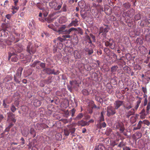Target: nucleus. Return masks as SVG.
I'll return each mask as SVG.
<instances>
[{"instance_id": "f03ea898", "label": "nucleus", "mask_w": 150, "mask_h": 150, "mask_svg": "<svg viewBox=\"0 0 150 150\" xmlns=\"http://www.w3.org/2000/svg\"><path fill=\"white\" fill-rule=\"evenodd\" d=\"M11 51L16 52L20 53L21 52L23 49L22 45L21 44H16L14 46L13 48H11Z\"/></svg>"}, {"instance_id": "7c9ffc66", "label": "nucleus", "mask_w": 150, "mask_h": 150, "mask_svg": "<svg viewBox=\"0 0 150 150\" xmlns=\"http://www.w3.org/2000/svg\"><path fill=\"white\" fill-rule=\"evenodd\" d=\"M75 130L76 129L73 126H71L69 127V131L72 135L74 133Z\"/></svg>"}, {"instance_id": "a19ab883", "label": "nucleus", "mask_w": 150, "mask_h": 150, "mask_svg": "<svg viewBox=\"0 0 150 150\" xmlns=\"http://www.w3.org/2000/svg\"><path fill=\"white\" fill-rule=\"evenodd\" d=\"M8 61H9L10 60V59L11 57L13 55H15L16 54V53L14 52L13 51V52L12 53L9 52H8Z\"/></svg>"}, {"instance_id": "ddd939ff", "label": "nucleus", "mask_w": 150, "mask_h": 150, "mask_svg": "<svg viewBox=\"0 0 150 150\" xmlns=\"http://www.w3.org/2000/svg\"><path fill=\"white\" fill-rule=\"evenodd\" d=\"M8 117L14 122H15L16 120L14 119L15 114L12 112H9L7 113Z\"/></svg>"}, {"instance_id": "69168bd1", "label": "nucleus", "mask_w": 150, "mask_h": 150, "mask_svg": "<svg viewBox=\"0 0 150 150\" xmlns=\"http://www.w3.org/2000/svg\"><path fill=\"white\" fill-rule=\"evenodd\" d=\"M19 58L21 59H23L24 57V55L22 53L20 54L18 56Z\"/></svg>"}, {"instance_id": "e433bc0d", "label": "nucleus", "mask_w": 150, "mask_h": 150, "mask_svg": "<svg viewBox=\"0 0 150 150\" xmlns=\"http://www.w3.org/2000/svg\"><path fill=\"white\" fill-rule=\"evenodd\" d=\"M40 62L39 61H35V67L36 69H40Z\"/></svg>"}, {"instance_id": "2f4dec72", "label": "nucleus", "mask_w": 150, "mask_h": 150, "mask_svg": "<svg viewBox=\"0 0 150 150\" xmlns=\"http://www.w3.org/2000/svg\"><path fill=\"white\" fill-rule=\"evenodd\" d=\"M83 117V115L82 113H79L77 116L74 119L75 120H79L81 119Z\"/></svg>"}, {"instance_id": "72a5a7b5", "label": "nucleus", "mask_w": 150, "mask_h": 150, "mask_svg": "<svg viewBox=\"0 0 150 150\" xmlns=\"http://www.w3.org/2000/svg\"><path fill=\"white\" fill-rule=\"evenodd\" d=\"M17 108H16L14 104H11V106L10 107V110L11 111L13 112H14L16 110Z\"/></svg>"}, {"instance_id": "de8ad7c7", "label": "nucleus", "mask_w": 150, "mask_h": 150, "mask_svg": "<svg viewBox=\"0 0 150 150\" xmlns=\"http://www.w3.org/2000/svg\"><path fill=\"white\" fill-rule=\"evenodd\" d=\"M109 46L112 49H114L115 47V44H113V42L110 43Z\"/></svg>"}, {"instance_id": "864d4df0", "label": "nucleus", "mask_w": 150, "mask_h": 150, "mask_svg": "<svg viewBox=\"0 0 150 150\" xmlns=\"http://www.w3.org/2000/svg\"><path fill=\"white\" fill-rule=\"evenodd\" d=\"M136 136L138 137V138H139L141 137L142 136V134L140 132H137L135 133Z\"/></svg>"}, {"instance_id": "6e6552de", "label": "nucleus", "mask_w": 150, "mask_h": 150, "mask_svg": "<svg viewBox=\"0 0 150 150\" xmlns=\"http://www.w3.org/2000/svg\"><path fill=\"white\" fill-rule=\"evenodd\" d=\"M134 10L132 9L127 11L124 12V14L125 16L131 18H132L134 15Z\"/></svg>"}, {"instance_id": "6e6d98bb", "label": "nucleus", "mask_w": 150, "mask_h": 150, "mask_svg": "<svg viewBox=\"0 0 150 150\" xmlns=\"http://www.w3.org/2000/svg\"><path fill=\"white\" fill-rule=\"evenodd\" d=\"M141 102H136V105L135 106L134 108L136 110H137L138 109L139 105Z\"/></svg>"}, {"instance_id": "3c124183", "label": "nucleus", "mask_w": 150, "mask_h": 150, "mask_svg": "<svg viewBox=\"0 0 150 150\" xmlns=\"http://www.w3.org/2000/svg\"><path fill=\"white\" fill-rule=\"evenodd\" d=\"M64 132L65 135L67 136H68L70 133L69 131L67 129H64Z\"/></svg>"}, {"instance_id": "2eb2a0df", "label": "nucleus", "mask_w": 150, "mask_h": 150, "mask_svg": "<svg viewBox=\"0 0 150 150\" xmlns=\"http://www.w3.org/2000/svg\"><path fill=\"white\" fill-rule=\"evenodd\" d=\"M23 70V68L21 67H19L18 69L17 70L16 75V76H18V78H21V76L22 74V72Z\"/></svg>"}, {"instance_id": "423d86ee", "label": "nucleus", "mask_w": 150, "mask_h": 150, "mask_svg": "<svg viewBox=\"0 0 150 150\" xmlns=\"http://www.w3.org/2000/svg\"><path fill=\"white\" fill-rule=\"evenodd\" d=\"M77 84V83L74 81H69V84L67 86V87L68 90L70 92H72L73 89L75 87L76 85Z\"/></svg>"}, {"instance_id": "4d7b16f0", "label": "nucleus", "mask_w": 150, "mask_h": 150, "mask_svg": "<svg viewBox=\"0 0 150 150\" xmlns=\"http://www.w3.org/2000/svg\"><path fill=\"white\" fill-rule=\"evenodd\" d=\"M143 122L144 124L147 125V126H149L150 125V122L149 121L147 120H144Z\"/></svg>"}, {"instance_id": "13d9d810", "label": "nucleus", "mask_w": 150, "mask_h": 150, "mask_svg": "<svg viewBox=\"0 0 150 150\" xmlns=\"http://www.w3.org/2000/svg\"><path fill=\"white\" fill-rule=\"evenodd\" d=\"M84 2L82 1L81 2H79V3L78 4L79 6H80L81 8H83L84 7Z\"/></svg>"}, {"instance_id": "c756f323", "label": "nucleus", "mask_w": 150, "mask_h": 150, "mask_svg": "<svg viewBox=\"0 0 150 150\" xmlns=\"http://www.w3.org/2000/svg\"><path fill=\"white\" fill-rule=\"evenodd\" d=\"M30 133L31 134L33 135V137H34L36 136L35 132L34 129L31 127L30 130Z\"/></svg>"}, {"instance_id": "4be33fe9", "label": "nucleus", "mask_w": 150, "mask_h": 150, "mask_svg": "<svg viewBox=\"0 0 150 150\" xmlns=\"http://www.w3.org/2000/svg\"><path fill=\"white\" fill-rule=\"evenodd\" d=\"M118 68V66L116 65L112 66L110 68V71L112 73L116 72Z\"/></svg>"}, {"instance_id": "0e129e2a", "label": "nucleus", "mask_w": 150, "mask_h": 150, "mask_svg": "<svg viewBox=\"0 0 150 150\" xmlns=\"http://www.w3.org/2000/svg\"><path fill=\"white\" fill-rule=\"evenodd\" d=\"M5 44H6L8 45H11V42L9 40H5Z\"/></svg>"}, {"instance_id": "20e7f679", "label": "nucleus", "mask_w": 150, "mask_h": 150, "mask_svg": "<svg viewBox=\"0 0 150 150\" xmlns=\"http://www.w3.org/2000/svg\"><path fill=\"white\" fill-rule=\"evenodd\" d=\"M115 109L112 106H109L107 108V115L108 117L113 115L116 113Z\"/></svg>"}, {"instance_id": "393cba45", "label": "nucleus", "mask_w": 150, "mask_h": 150, "mask_svg": "<svg viewBox=\"0 0 150 150\" xmlns=\"http://www.w3.org/2000/svg\"><path fill=\"white\" fill-rule=\"evenodd\" d=\"M94 150H105V147L102 145H99L97 148H96Z\"/></svg>"}, {"instance_id": "5fc2aeb1", "label": "nucleus", "mask_w": 150, "mask_h": 150, "mask_svg": "<svg viewBox=\"0 0 150 150\" xmlns=\"http://www.w3.org/2000/svg\"><path fill=\"white\" fill-rule=\"evenodd\" d=\"M42 12H43V14L44 15V17H46L47 16L48 13L47 11L45 10V9L44 8V10L43 11L42 10Z\"/></svg>"}, {"instance_id": "a18cd8bd", "label": "nucleus", "mask_w": 150, "mask_h": 150, "mask_svg": "<svg viewBox=\"0 0 150 150\" xmlns=\"http://www.w3.org/2000/svg\"><path fill=\"white\" fill-rule=\"evenodd\" d=\"M34 105L35 106H39L40 105V102L38 100H35L34 102Z\"/></svg>"}, {"instance_id": "603ef678", "label": "nucleus", "mask_w": 150, "mask_h": 150, "mask_svg": "<svg viewBox=\"0 0 150 150\" xmlns=\"http://www.w3.org/2000/svg\"><path fill=\"white\" fill-rule=\"evenodd\" d=\"M104 52L106 53V54H107L108 56V54L110 52L109 49L107 48H105L104 49Z\"/></svg>"}, {"instance_id": "bf43d9fd", "label": "nucleus", "mask_w": 150, "mask_h": 150, "mask_svg": "<svg viewBox=\"0 0 150 150\" xmlns=\"http://www.w3.org/2000/svg\"><path fill=\"white\" fill-rule=\"evenodd\" d=\"M141 18L140 15L139 14H137L134 17V19L136 20H139Z\"/></svg>"}, {"instance_id": "aec40b11", "label": "nucleus", "mask_w": 150, "mask_h": 150, "mask_svg": "<svg viewBox=\"0 0 150 150\" xmlns=\"http://www.w3.org/2000/svg\"><path fill=\"white\" fill-rule=\"evenodd\" d=\"M78 21L77 19H76L72 21L71 23H70V25L71 26H74L75 27H76L78 25Z\"/></svg>"}, {"instance_id": "c9c22d12", "label": "nucleus", "mask_w": 150, "mask_h": 150, "mask_svg": "<svg viewBox=\"0 0 150 150\" xmlns=\"http://www.w3.org/2000/svg\"><path fill=\"white\" fill-rule=\"evenodd\" d=\"M21 78H18V76H14V81L17 83H20V81L19 80L21 79Z\"/></svg>"}, {"instance_id": "473e14b6", "label": "nucleus", "mask_w": 150, "mask_h": 150, "mask_svg": "<svg viewBox=\"0 0 150 150\" xmlns=\"http://www.w3.org/2000/svg\"><path fill=\"white\" fill-rule=\"evenodd\" d=\"M81 16L83 19H85L87 16L86 12H84V11H81Z\"/></svg>"}, {"instance_id": "7ed1b4c3", "label": "nucleus", "mask_w": 150, "mask_h": 150, "mask_svg": "<svg viewBox=\"0 0 150 150\" xmlns=\"http://www.w3.org/2000/svg\"><path fill=\"white\" fill-rule=\"evenodd\" d=\"M43 71L45 72L47 74L49 75L53 74L54 75H57L59 74V70H57L56 71H55L54 69H52L50 68L44 69Z\"/></svg>"}, {"instance_id": "4468645a", "label": "nucleus", "mask_w": 150, "mask_h": 150, "mask_svg": "<svg viewBox=\"0 0 150 150\" xmlns=\"http://www.w3.org/2000/svg\"><path fill=\"white\" fill-rule=\"evenodd\" d=\"M77 125L79 126H85L89 125V123L87 122L84 121L83 120H81L80 121H79L77 123Z\"/></svg>"}, {"instance_id": "58836bf2", "label": "nucleus", "mask_w": 150, "mask_h": 150, "mask_svg": "<svg viewBox=\"0 0 150 150\" xmlns=\"http://www.w3.org/2000/svg\"><path fill=\"white\" fill-rule=\"evenodd\" d=\"M137 119L136 117L134 116L131 117L130 121L132 124H134L136 121Z\"/></svg>"}, {"instance_id": "052dcab7", "label": "nucleus", "mask_w": 150, "mask_h": 150, "mask_svg": "<svg viewBox=\"0 0 150 150\" xmlns=\"http://www.w3.org/2000/svg\"><path fill=\"white\" fill-rule=\"evenodd\" d=\"M106 126V124L105 122H103L100 124V128H101V127H105Z\"/></svg>"}, {"instance_id": "f704fd0d", "label": "nucleus", "mask_w": 150, "mask_h": 150, "mask_svg": "<svg viewBox=\"0 0 150 150\" xmlns=\"http://www.w3.org/2000/svg\"><path fill=\"white\" fill-rule=\"evenodd\" d=\"M104 112L103 111H102L100 113V117L99 121L100 122H101L104 121V117L103 116V114Z\"/></svg>"}, {"instance_id": "a878e982", "label": "nucleus", "mask_w": 150, "mask_h": 150, "mask_svg": "<svg viewBox=\"0 0 150 150\" xmlns=\"http://www.w3.org/2000/svg\"><path fill=\"white\" fill-rule=\"evenodd\" d=\"M112 129L110 128H108L105 132V134L107 136H109L110 134L112 132Z\"/></svg>"}, {"instance_id": "774afa93", "label": "nucleus", "mask_w": 150, "mask_h": 150, "mask_svg": "<svg viewBox=\"0 0 150 150\" xmlns=\"http://www.w3.org/2000/svg\"><path fill=\"white\" fill-rule=\"evenodd\" d=\"M40 66L42 68L45 69V64L44 63L41 62L40 63Z\"/></svg>"}, {"instance_id": "37998d69", "label": "nucleus", "mask_w": 150, "mask_h": 150, "mask_svg": "<svg viewBox=\"0 0 150 150\" xmlns=\"http://www.w3.org/2000/svg\"><path fill=\"white\" fill-rule=\"evenodd\" d=\"M43 5L42 4H39L38 3L37 4V7L40 10H41L43 11L44 10V8H43L42 7V6Z\"/></svg>"}, {"instance_id": "680f3d73", "label": "nucleus", "mask_w": 150, "mask_h": 150, "mask_svg": "<svg viewBox=\"0 0 150 150\" xmlns=\"http://www.w3.org/2000/svg\"><path fill=\"white\" fill-rule=\"evenodd\" d=\"M90 35L91 38H92L93 40V42H96V38L95 36H94L93 34H90Z\"/></svg>"}, {"instance_id": "5701e85b", "label": "nucleus", "mask_w": 150, "mask_h": 150, "mask_svg": "<svg viewBox=\"0 0 150 150\" xmlns=\"http://www.w3.org/2000/svg\"><path fill=\"white\" fill-rule=\"evenodd\" d=\"M29 133V129L28 130L27 129L26 130V129H24L22 131V135L25 137H27Z\"/></svg>"}, {"instance_id": "a211bd4d", "label": "nucleus", "mask_w": 150, "mask_h": 150, "mask_svg": "<svg viewBox=\"0 0 150 150\" xmlns=\"http://www.w3.org/2000/svg\"><path fill=\"white\" fill-rule=\"evenodd\" d=\"M74 55L75 58L76 59H80L81 58V56L80 54L79 51L76 50L74 52Z\"/></svg>"}, {"instance_id": "9b49d317", "label": "nucleus", "mask_w": 150, "mask_h": 150, "mask_svg": "<svg viewBox=\"0 0 150 150\" xmlns=\"http://www.w3.org/2000/svg\"><path fill=\"white\" fill-rule=\"evenodd\" d=\"M91 12L92 14L95 18H98L99 17L100 13L96 9H92Z\"/></svg>"}, {"instance_id": "0eeeda50", "label": "nucleus", "mask_w": 150, "mask_h": 150, "mask_svg": "<svg viewBox=\"0 0 150 150\" xmlns=\"http://www.w3.org/2000/svg\"><path fill=\"white\" fill-rule=\"evenodd\" d=\"M116 128L119 129L121 133H123L125 130L124 125L122 122H118L116 125Z\"/></svg>"}, {"instance_id": "c85d7f7f", "label": "nucleus", "mask_w": 150, "mask_h": 150, "mask_svg": "<svg viewBox=\"0 0 150 150\" xmlns=\"http://www.w3.org/2000/svg\"><path fill=\"white\" fill-rule=\"evenodd\" d=\"M49 6L52 8H54L57 6V4L55 2H51L49 3Z\"/></svg>"}, {"instance_id": "f3484780", "label": "nucleus", "mask_w": 150, "mask_h": 150, "mask_svg": "<svg viewBox=\"0 0 150 150\" xmlns=\"http://www.w3.org/2000/svg\"><path fill=\"white\" fill-rule=\"evenodd\" d=\"M131 6V4L129 2L125 3L123 4V7L124 11H125L129 9Z\"/></svg>"}, {"instance_id": "4c0bfd02", "label": "nucleus", "mask_w": 150, "mask_h": 150, "mask_svg": "<svg viewBox=\"0 0 150 150\" xmlns=\"http://www.w3.org/2000/svg\"><path fill=\"white\" fill-rule=\"evenodd\" d=\"M12 79V78L11 76H7L6 77L4 80V82H8Z\"/></svg>"}, {"instance_id": "b1692460", "label": "nucleus", "mask_w": 150, "mask_h": 150, "mask_svg": "<svg viewBox=\"0 0 150 150\" xmlns=\"http://www.w3.org/2000/svg\"><path fill=\"white\" fill-rule=\"evenodd\" d=\"M95 100L98 102H99L101 104L103 103V99L100 97H99L97 96H95Z\"/></svg>"}, {"instance_id": "6ab92c4d", "label": "nucleus", "mask_w": 150, "mask_h": 150, "mask_svg": "<svg viewBox=\"0 0 150 150\" xmlns=\"http://www.w3.org/2000/svg\"><path fill=\"white\" fill-rule=\"evenodd\" d=\"M135 113V110L134 109H131L127 113L126 117L127 118H129L131 115H134Z\"/></svg>"}, {"instance_id": "f8f14e48", "label": "nucleus", "mask_w": 150, "mask_h": 150, "mask_svg": "<svg viewBox=\"0 0 150 150\" xmlns=\"http://www.w3.org/2000/svg\"><path fill=\"white\" fill-rule=\"evenodd\" d=\"M83 49L89 56L91 55L93 53V50L91 48L85 47Z\"/></svg>"}, {"instance_id": "79ce46f5", "label": "nucleus", "mask_w": 150, "mask_h": 150, "mask_svg": "<svg viewBox=\"0 0 150 150\" xmlns=\"http://www.w3.org/2000/svg\"><path fill=\"white\" fill-rule=\"evenodd\" d=\"M123 69L124 71H126V72L128 74L129 73L128 71H130V70L129 67L127 66L124 67L123 68Z\"/></svg>"}, {"instance_id": "49530a36", "label": "nucleus", "mask_w": 150, "mask_h": 150, "mask_svg": "<svg viewBox=\"0 0 150 150\" xmlns=\"http://www.w3.org/2000/svg\"><path fill=\"white\" fill-rule=\"evenodd\" d=\"M76 110L74 108H73L70 111V114H71L72 117H74V115L75 113L76 112Z\"/></svg>"}, {"instance_id": "39448f33", "label": "nucleus", "mask_w": 150, "mask_h": 150, "mask_svg": "<svg viewBox=\"0 0 150 150\" xmlns=\"http://www.w3.org/2000/svg\"><path fill=\"white\" fill-rule=\"evenodd\" d=\"M27 51L30 54H34L35 51V48L31 45V43L29 42L27 47Z\"/></svg>"}, {"instance_id": "e2e57ef3", "label": "nucleus", "mask_w": 150, "mask_h": 150, "mask_svg": "<svg viewBox=\"0 0 150 150\" xmlns=\"http://www.w3.org/2000/svg\"><path fill=\"white\" fill-rule=\"evenodd\" d=\"M109 30V28L107 27L106 28H103L104 34H106V33L108 32Z\"/></svg>"}, {"instance_id": "338daca9", "label": "nucleus", "mask_w": 150, "mask_h": 150, "mask_svg": "<svg viewBox=\"0 0 150 150\" xmlns=\"http://www.w3.org/2000/svg\"><path fill=\"white\" fill-rule=\"evenodd\" d=\"M111 56H112L113 58L116 59H117V56L114 53H111Z\"/></svg>"}, {"instance_id": "cd10ccee", "label": "nucleus", "mask_w": 150, "mask_h": 150, "mask_svg": "<svg viewBox=\"0 0 150 150\" xmlns=\"http://www.w3.org/2000/svg\"><path fill=\"white\" fill-rule=\"evenodd\" d=\"M54 19V18H51L49 16L45 18V21L49 23H50L52 22L53 21Z\"/></svg>"}, {"instance_id": "1a4fd4ad", "label": "nucleus", "mask_w": 150, "mask_h": 150, "mask_svg": "<svg viewBox=\"0 0 150 150\" xmlns=\"http://www.w3.org/2000/svg\"><path fill=\"white\" fill-rule=\"evenodd\" d=\"M123 102V101L120 100L116 101L114 103L115 108L116 110L118 109L122 105Z\"/></svg>"}, {"instance_id": "8fccbe9b", "label": "nucleus", "mask_w": 150, "mask_h": 150, "mask_svg": "<svg viewBox=\"0 0 150 150\" xmlns=\"http://www.w3.org/2000/svg\"><path fill=\"white\" fill-rule=\"evenodd\" d=\"M18 60V58L17 57L15 56L12 57L11 60L13 62H17Z\"/></svg>"}, {"instance_id": "ea45409f", "label": "nucleus", "mask_w": 150, "mask_h": 150, "mask_svg": "<svg viewBox=\"0 0 150 150\" xmlns=\"http://www.w3.org/2000/svg\"><path fill=\"white\" fill-rule=\"evenodd\" d=\"M146 108V113L147 114H148L149 112V110L150 109V102H149Z\"/></svg>"}, {"instance_id": "f257e3e1", "label": "nucleus", "mask_w": 150, "mask_h": 150, "mask_svg": "<svg viewBox=\"0 0 150 150\" xmlns=\"http://www.w3.org/2000/svg\"><path fill=\"white\" fill-rule=\"evenodd\" d=\"M66 26L62 25L60 27L57 31V32L59 34L63 33L65 34H69L73 30H76V29L75 28H72L68 30H65Z\"/></svg>"}, {"instance_id": "dca6fc26", "label": "nucleus", "mask_w": 150, "mask_h": 150, "mask_svg": "<svg viewBox=\"0 0 150 150\" xmlns=\"http://www.w3.org/2000/svg\"><path fill=\"white\" fill-rule=\"evenodd\" d=\"M139 114L140 115V117L141 119H144L147 115V114H146L145 113V111L144 109H143L141 110Z\"/></svg>"}, {"instance_id": "09e8293b", "label": "nucleus", "mask_w": 150, "mask_h": 150, "mask_svg": "<svg viewBox=\"0 0 150 150\" xmlns=\"http://www.w3.org/2000/svg\"><path fill=\"white\" fill-rule=\"evenodd\" d=\"M82 93L85 95H88L89 94L88 91L86 89H83L82 91Z\"/></svg>"}, {"instance_id": "c03bdc74", "label": "nucleus", "mask_w": 150, "mask_h": 150, "mask_svg": "<svg viewBox=\"0 0 150 150\" xmlns=\"http://www.w3.org/2000/svg\"><path fill=\"white\" fill-rule=\"evenodd\" d=\"M63 40V39L61 37H58L56 40H54V42L56 43V42H62Z\"/></svg>"}, {"instance_id": "9d476101", "label": "nucleus", "mask_w": 150, "mask_h": 150, "mask_svg": "<svg viewBox=\"0 0 150 150\" xmlns=\"http://www.w3.org/2000/svg\"><path fill=\"white\" fill-rule=\"evenodd\" d=\"M11 102L8 100V98H6L3 100L2 105L4 108H8L9 107V105H7V104H10Z\"/></svg>"}, {"instance_id": "bb28decb", "label": "nucleus", "mask_w": 150, "mask_h": 150, "mask_svg": "<svg viewBox=\"0 0 150 150\" xmlns=\"http://www.w3.org/2000/svg\"><path fill=\"white\" fill-rule=\"evenodd\" d=\"M5 40H0V47H2V48H4L6 47V45L5 44Z\"/></svg>"}, {"instance_id": "412c9836", "label": "nucleus", "mask_w": 150, "mask_h": 150, "mask_svg": "<svg viewBox=\"0 0 150 150\" xmlns=\"http://www.w3.org/2000/svg\"><path fill=\"white\" fill-rule=\"evenodd\" d=\"M143 124V122L141 121H139L137 127H134L133 128V130L140 129L142 126V125Z\"/></svg>"}]
</instances>
